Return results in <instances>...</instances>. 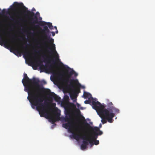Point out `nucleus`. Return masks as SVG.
Instances as JSON below:
<instances>
[{"instance_id": "nucleus-1", "label": "nucleus", "mask_w": 155, "mask_h": 155, "mask_svg": "<svg viewBox=\"0 0 155 155\" xmlns=\"http://www.w3.org/2000/svg\"><path fill=\"white\" fill-rule=\"evenodd\" d=\"M39 82L38 79L35 77L29 79L25 73L24 74V78L22 81L25 87V91L28 92L27 98L31 103L32 107L34 109L36 107L40 116L45 117L48 116L46 110L48 104L45 102L43 103L44 99L41 94Z\"/></svg>"}, {"instance_id": "nucleus-46", "label": "nucleus", "mask_w": 155, "mask_h": 155, "mask_svg": "<svg viewBox=\"0 0 155 155\" xmlns=\"http://www.w3.org/2000/svg\"><path fill=\"white\" fill-rule=\"evenodd\" d=\"M68 68H69V69H71V68H70L69 67H68Z\"/></svg>"}, {"instance_id": "nucleus-30", "label": "nucleus", "mask_w": 155, "mask_h": 155, "mask_svg": "<svg viewBox=\"0 0 155 155\" xmlns=\"http://www.w3.org/2000/svg\"><path fill=\"white\" fill-rule=\"evenodd\" d=\"M101 127H102V125H101V124H100L99 125V128H101Z\"/></svg>"}, {"instance_id": "nucleus-32", "label": "nucleus", "mask_w": 155, "mask_h": 155, "mask_svg": "<svg viewBox=\"0 0 155 155\" xmlns=\"http://www.w3.org/2000/svg\"><path fill=\"white\" fill-rule=\"evenodd\" d=\"M15 20V19L14 18H12V19H11V20H12L13 21H14Z\"/></svg>"}, {"instance_id": "nucleus-5", "label": "nucleus", "mask_w": 155, "mask_h": 155, "mask_svg": "<svg viewBox=\"0 0 155 155\" xmlns=\"http://www.w3.org/2000/svg\"><path fill=\"white\" fill-rule=\"evenodd\" d=\"M71 77H70L68 73L66 75V78L63 80V82L66 84H67L69 82V81H70V85L72 87H74V84H76L79 87L81 86L80 84L79 83L78 80L77 79H71L70 80V78Z\"/></svg>"}, {"instance_id": "nucleus-15", "label": "nucleus", "mask_w": 155, "mask_h": 155, "mask_svg": "<svg viewBox=\"0 0 155 155\" xmlns=\"http://www.w3.org/2000/svg\"><path fill=\"white\" fill-rule=\"evenodd\" d=\"M89 139V143L91 146L94 145L93 142L97 140L92 135H91V137L88 138Z\"/></svg>"}, {"instance_id": "nucleus-29", "label": "nucleus", "mask_w": 155, "mask_h": 155, "mask_svg": "<svg viewBox=\"0 0 155 155\" xmlns=\"http://www.w3.org/2000/svg\"><path fill=\"white\" fill-rule=\"evenodd\" d=\"M36 15L38 16H39L40 15V14L38 12H37L36 13Z\"/></svg>"}, {"instance_id": "nucleus-36", "label": "nucleus", "mask_w": 155, "mask_h": 155, "mask_svg": "<svg viewBox=\"0 0 155 155\" xmlns=\"http://www.w3.org/2000/svg\"><path fill=\"white\" fill-rule=\"evenodd\" d=\"M34 27L35 28H37L38 27V26L37 25H34Z\"/></svg>"}, {"instance_id": "nucleus-26", "label": "nucleus", "mask_w": 155, "mask_h": 155, "mask_svg": "<svg viewBox=\"0 0 155 155\" xmlns=\"http://www.w3.org/2000/svg\"><path fill=\"white\" fill-rule=\"evenodd\" d=\"M54 28L56 30V31H55V33H57V34L58 33V30H57V27L56 26H54Z\"/></svg>"}, {"instance_id": "nucleus-25", "label": "nucleus", "mask_w": 155, "mask_h": 155, "mask_svg": "<svg viewBox=\"0 0 155 155\" xmlns=\"http://www.w3.org/2000/svg\"><path fill=\"white\" fill-rule=\"evenodd\" d=\"M53 69V67L51 65L49 66V70H51Z\"/></svg>"}, {"instance_id": "nucleus-9", "label": "nucleus", "mask_w": 155, "mask_h": 155, "mask_svg": "<svg viewBox=\"0 0 155 155\" xmlns=\"http://www.w3.org/2000/svg\"><path fill=\"white\" fill-rule=\"evenodd\" d=\"M83 96L84 98L86 99L87 98H88L90 100H91L92 101V104L93 105V102H98V101H96V99H94L92 97L91 94L89 93H87L86 92H84V93Z\"/></svg>"}, {"instance_id": "nucleus-20", "label": "nucleus", "mask_w": 155, "mask_h": 155, "mask_svg": "<svg viewBox=\"0 0 155 155\" xmlns=\"http://www.w3.org/2000/svg\"><path fill=\"white\" fill-rule=\"evenodd\" d=\"M70 118L68 116H66L64 118V120L65 122H68V121H70Z\"/></svg>"}, {"instance_id": "nucleus-3", "label": "nucleus", "mask_w": 155, "mask_h": 155, "mask_svg": "<svg viewBox=\"0 0 155 155\" xmlns=\"http://www.w3.org/2000/svg\"><path fill=\"white\" fill-rule=\"evenodd\" d=\"M75 130L78 132V134L74 133L72 135L74 139L77 140H78L80 139L83 140L81 146V148L82 150L86 149L89 144V139L87 138L86 134L81 133L80 130L76 129Z\"/></svg>"}, {"instance_id": "nucleus-33", "label": "nucleus", "mask_w": 155, "mask_h": 155, "mask_svg": "<svg viewBox=\"0 0 155 155\" xmlns=\"http://www.w3.org/2000/svg\"><path fill=\"white\" fill-rule=\"evenodd\" d=\"M77 106L79 107V106H80V105L79 104H78V103H77Z\"/></svg>"}, {"instance_id": "nucleus-14", "label": "nucleus", "mask_w": 155, "mask_h": 155, "mask_svg": "<svg viewBox=\"0 0 155 155\" xmlns=\"http://www.w3.org/2000/svg\"><path fill=\"white\" fill-rule=\"evenodd\" d=\"M14 6L15 8H19L23 6L24 8L26 9H27V8H26L25 6H24V5L22 3H18V2H15L14 3Z\"/></svg>"}, {"instance_id": "nucleus-39", "label": "nucleus", "mask_w": 155, "mask_h": 155, "mask_svg": "<svg viewBox=\"0 0 155 155\" xmlns=\"http://www.w3.org/2000/svg\"><path fill=\"white\" fill-rule=\"evenodd\" d=\"M55 109L56 110H58V109L57 108V107H55Z\"/></svg>"}, {"instance_id": "nucleus-45", "label": "nucleus", "mask_w": 155, "mask_h": 155, "mask_svg": "<svg viewBox=\"0 0 155 155\" xmlns=\"http://www.w3.org/2000/svg\"><path fill=\"white\" fill-rule=\"evenodd\" d=\"M22 48H25V47H23V46H22Z\"/></svg>"}, {"instance_id": "nucleus-42", "label": "nucleus", "mask_w": 155, "mask_h": 155, "mask_svg": "<svg viewBox=\"0 0 155 155\" xmlns=\"http://www.w3.org/2000/svg\"><path fill=\"white\" fill-rule=\"evenodd\" d=\"M1 26V22L0 21V27ZM1 31V29L0 28V31Z\"/></svg>"}, {"instance_id": "nucleus-37", "label": "nucleus", "mask_w": 155, "mask_h": 155, "mask_svg": "<svg viewBox=\"0 0 155 155\" xmlns=\"http://www.w3.org/2000/svg\"><path fill=\"white\" fill-rule=\"evenodd\" d=\"M34 51H35V52H37V53H38L39 52V51H36V50H35Z\"/></svg>"}, {"instance_id": "nucleus-16", "label": "nucleus", "mask_w": 155, "mask_h": 155, "mask_svg": "<svg viewBox=\"0 0 155 155\" xmlns=\"http://www.w3.org/2000/svg\"><path fill=\"white\" fill-rule=\"evenodd\" d=\"M68 73L69 74L70 77H71L73 74L74 75L75 77H77L78 75V74L73 69Z\"/></svg>"}, {"instance_id": "nucleus-41", "label": "nucleus", "mask_w": 155, "mask_h": 155, "mask_svg": "<svg viewBox=\"0 0 155 155\" xmlns=\"http://www.w3.org/2000/svg\"><path fill=\"white\" fill-rule=\"evenodd\" d=\"M53 64H55V62L54 61H53Z\"/></svg>"}, {"instance_id": "nucleus-10", "label": "nucleus", "mask_w": 155, "mask_h": 155, "mask_svg": "<svg viewBox=\"0 0 155 155\" xmlns=\"http://www.w3.org/2000/svg\"><path fill=\"white\" fill-rule=\"evenodd\" d=\"M26 14L29 15L31 17H33L34 16V18L36 19V20H34L32 24H35L37 23L38 22V18L37 16L35 15L34 13L32 12H31L29 10H26L25 11Z\"/></svg>"}, {"instance_id": "nucleus-31", "label": "nucleus", "mask_w": 155, "mask_h": 155, "mask_svg": "<svg viewBox=\"0 0 155 155\" xmlns=\"http://www.w3.org/2000/svg\"><path fill=\"white\" fill-rule=\"evenodd\" d=\"M47 65H46V66H45V67H44V68L45 69V70H47V68H46V67H47Z\"/></svg>"}, {"instance_id": "nucleus-49", "label": "nucleus", "mask_w": 155, "mask_h": 155, "mask_svg": "<svg viewBox=\"0 0 155 155\" xmlns=\"http://www.w3.org/2000/svg\"><path fill=\"white\" fill-rule=\"evenodd\" d=\"M82 87H83V88H84V87H83V86H82Z\"/></svg>"}, {"instance_id": "nucleus-22", "label": "nucleus", "mask_w": 155, "mask_h": 155, "mask_svg": "<svg viewBox=\"0 0 155 155\" xmlns=\"http://www.w3.org/2000/svg\"><path fill=\"white\" fill-rule=\"evenodd\" d=\"M93 142H94V143H93L95 145H97L99 143V141L97 140L94 141Z\"/></svg>"}, {"instance_id": "nucleus-2", "label": "nucleus", "mask_w": 155, "mask_h": 155, "mask_svg": "<svg viewBox=\"0 0 155 155\" xmlns=\"http://www.w3.org/2000/svg\"><path fill=\"white\" fill-rule=\"evenodd\" d=\"M92 103L93 108L96 110L98 114L102 118L101 121L103 124L107 123L106 120L109 123H112L115 114L119 113V110L114 107L111 102L107 104V109L105 108L104 106L102 105L99 102L96 103L93 102Z\"/></svg>"}, {"instance_id": "nucleus-12", "label": "nucleus", "mask_w": 155, "mask_h": 155, "mask_svg": "<svg viewBox=\"0 0 155 155\" xmlns=\"http://www.w3.org/2000/svg\"><path fill=\"white\" fill-rule=\"evenodd\" d=\"M91 128L92 131H94L97 132L98 135H101L103 134V132L100 130L99 128L97 127H91Z\"/></svg>"}, {"instance_id": "nucleus-47", "label": "nucleus", "mask_w": 155, "mask_h": 155, "mask_svg": "<svg viewBox=\"0 0 155 155\" xmlns=\"http://www.w3.org/2000/svg\"><path fill=\"white\" fill-rule=\"evenodd\" d=\"M86 124H87L86 122Z\"/></svg>"}, {"instance_id": "nucleus-23", "label": "nucleus", "mask_w": 155, "mask_h": 155, "mask_svg": "<svg viewBox=\"0 0 155 155\" xmlns=\"http://www.w3.org/2000/svg\"><path fill=\"white\" fill-rule=\"evenodd\" d=\"M90 101H91V100H89L85 101L84 102V103L85 104H89L90 102Z\"/></svg>"}, {"instance_id": "nucleus-11", "label": "nucleus", "mask_w": 155, "mask_h": 155, "mask_svg": "<svg viewBox=\"0 0 155 155\" xmlns=\"http://www.w3.org/2000/svg\"><path fill=\"white\" fill-rule=\"evenodd\" d=\"M39 24L42 26L47 25L50 29H53V26L52 25V24L50 22H46L41 21L40 22Z\"/></svg>"}, {"instance_id": "nucleus-27", "label": "nucleus", "mask_w": 155, "mask_h": 155, "mask_svg": "<svg viewBox=\"0 0 155 155\" xmlns=\"http://www.w3.org/2000/svg\"><path fill=\"white\" fill-rule=\"evenodd\" d=\"M51 34H52V35L54 36L55 35V33L54 32H53V31H52L51 32Z\"/></svg>"}, {"instance_id": "nucleus-24", "label": "nucleus", "mask_w": 155, "mask_h": 155, "mask_svg": "<svg viewBox=\"0 0 155 155\" xmlns=\"http://www.w3.org/2000/svg\"><path fill=\"white\" fill-rule=\"evenodd\" d=\"M24 55H28V53L24 51L23 52Z\"/></svg>"}, {"instance_id": "nucleus-13", "label": "nucleus", "mask_w": 155, "mask_h": 155, "mask_svg": "<svg viewBox=\"0 0 155 155\" xmlns=\"http://www.w3.org/2000/svg\"><path fill=\"white\" fill-rule=\"evenodd\" d=\"M50 96L53 98L56 101H59L60 99V97L55 94L54 92H51L49 94Z\"/></svg>"}, {"instance_id": "nucleus-7", "label": "nucleus", "mask_w": 155, "mask_h": 155, "mask_svg": "<svg viewBox=\"0 0 155 155\" xmlns=\"http://www.w3.org/2000/svg\"><path fill=\"white\" fill-rule=\"evenodd\" d=\"M55 114L54 117L50 116L49 117V120L53 124L56 121L60 120L59 116L60 115V113L55 112Z\"/></svg>"}, {"instance_id": "nucleus-4", "label": "nucleus", "mask_w": 155, "mask_h": 155, "mask_svg": "<svg viewBox=\"0 0 155 155\" xmlns=\"http://www.w3.org/2000/svg\"><path fill=\"white\" fill-rule=\"evenodd\" d=\"M50 30L48 28L43 33L44 34L45 39L46 40H47L48 41V42L52 44V50H53V51H54V53L56 54V56L55 57L57 61L59 60V58L58 54L57 53V52L55 50V45L54 44H53V42L54 41V39L51 38H48V37L47 34H48ZM45 46H46V47H48V49L51 50V48L48 47L47 45H45Z\"/></svg>"}, {"instance_id": "nucleus-8", "label": "nucleus", "mask_w": 155, "mask_h": 155, "mask_svg": "<svg viewBox=\"0 0 155 155\" xmlns=\"http://www.w3.org/2000/svg\"><path fill=\"white\" fill-rule=\"evenodd\" d=\"M42 62L40 60H35V63H32V64L33 65V68L34 70H36L37 67L39 66L44 67V65L42 64Z\"/></svg>"}, {"instance_id": "nucleus-40", "label": "nucleus", "mask_w": 155, "mask_h": 155, "mask_svg": "<svg viewBox=\"0 0 155 155\" xmlns=\"http://www.w3.org/2000/svg\"><path fill=\"white\" fill-rule=\"evenodd\" d=\"M78 128H80V129H81L82 128V127H78Z\"/></svg>"}, {"instance_id": "nucleus-48", "label": "nucleus", "mask_w": 155, "mask_h": 155, "mask_svg": "<svg viewBox=\"0 0 155 155\" xmlns=\"http://www.w3.org/2000/svg\"><path fill=\"white\" fill-rule=\"evenodd\" d=\"M44 81V82L45 83H46V82H45V81Z\"/></svg>"}, {"instance_id": "nucleus-28", "label": "nucleus", "mask_w": 155, "mask_h": 155, "mask_svg": "<svg viewBox=\"0 0 155 155\" xmlns=\"http://www.w3.org/2000/svg\"><path fill=\"white\" fill-rule=\"evenodd\" d=\"M5 9H3L2 11V13L3 14H4L5 13Z\"/></svg>"}, {"instance_id": "nucleus-17", "label": "nucleus", "mask_w": 155, "mask_h": 155, "mask_svg": "<svg viewBox=\"0 0 155 155\" xmlns=\"http://www.w3.org/2000/svg\"><path fill=\"white\" fill-rule=\"evenodd\" d=\"M4 44L5 45H7L8 46H10V44L7 41L4 40H0V45L2 46V44Z\"/></svg>"}, {"instance_id": "nucleus-35", "label": "nucleus", "mask_w": 155, "mask_h": 155, "mask_svg": "<svg viewBox=\"0 0 155 155\" xmlns=\"http://www.w3.org/2000/svg\"><path fill=\"white\" fill-rule=\"evenodd\" d=\"M53 106H55L56 105V104L54 103L53 104Z\"/></svg>"}, {"instance_id": "nucleus-34", "label": "nucleus", "mask_w": 155, "mask_h": 155, "mask_svg": "<svg viewBox=\"0 0 155 155\" xmlns=\"http://www.w3.org/2000/svg\"><path fill=\"white\" fill-rule=\"evenodd\" d=\"M32 10L33 11H35V9L34 8H33L32 9Z\"/></svg>"}, {"instance_id": "nucleus-18", "label": "nucleus", "mask_w": 155, "mask_h": 155, "mask_svg": "<svg viewBox=\"0 0 155 155\" xmlns=\"http://www.w3.org/2000/svg\"><path fill=\"white\" fill-rule=\"evenodd\" d=\"M14 53L17 56L19 55V56H21V52L18 49L14 48Z\"/></svg>"}, {"instance_id": "nucleus-21", "label": "nucleus", "mask_w": 155, "mask_h": 155, "mask_svg": "<svg viewBox=\"0 0 155 155\" xmlns=\"http://www.w3.org/2000/svg\"><path fill=\"white\" fill-rule=\"evenodd\" d=\"M43 26V29L42 30L43 33L48 29V26L45 25H44Z\"/></svg>"}, {"instance_id": "nucleus-43", "label": "nucleus", "mask_w": 155, "mask_h": 155, "mask_svg": "<svg viewBox=\"0 0 155 155\" xmlns=\"http://www.w3.org/2000/svg\"><path fill=\"white\" fill-rule=\"evenodd\" d=\"M12 43H14V41H13V40H12Z\"/></svg>"}, {"instance_id": "nucleus-19", "label": "nucleus", "mask_w": 155, "mask_h": 155, "mask_svg": "<svg viewBox=\"0 0 155 155\" xmlns=\"http://www.w3.org/2000/svg\"><path fill=\"white\" fill-rule=\"evenodd\" d=\"M93 133L92 135L96 139H97L98 136L97 134V132L94 131H92Z\"/></svg>"}, {"instance_id": "nucleus-38", "label": "nucleus", "mask_w": 155, "mask_h": 155, "mask_svg": "<svg viewBox=\"0 0 155 155\" xmlns=\"http://www.w3.org/2000/svg\"><path fill=\"white\" fill-rule=\"evenodd\" d=\"M78 112L79 114H80V110H78Z\"/></svg>"}, {"instance_id": "nucleus-44", "label": "nucleus", "mask_w": 155, "mask_h": 155, "mask_svg": "<svg viewBox=\"0 0 155 155\" xmlns=\"http://www.w3.org/2000/svg\"><path fill=\"white\" fill-rule=\"evenodd\" d=\"M71 97L72 99H73V97H72L71 96Z\"/></svg>"}, {"instance_id": "nucleus-6", "label": "nucleus", "mask_w": 155, "mask_h": 155, "mask_svg": "<svg viewBox=\"0 0 155 155\" xmlns=\"http://www.w3.org/2000/svg\"><path fill=\"white\" fill-rule=\"evenodd\" d=\"M72 121H68L66 123L63 124L62 126L65 129H68L69 127L68 131L70 132L73 134V135L74 133H76L75 132L74 130V127L72 125Z\"/></svg>"}]
</instances>
